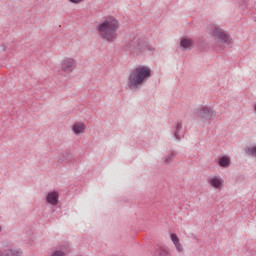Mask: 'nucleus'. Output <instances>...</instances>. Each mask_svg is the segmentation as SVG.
Segmentation results:
<instances>
[{
    "instance_id": "nucleus-1",
    "label": "nucleus",
    "mask_w": 256,
    "mask_h": 256,
    "mask_svg": "<svg viewBox=\"0 0 256 256\" xmlns=\"http://www.w3.org/2000/svg\"><path fill=\"white\" fill-rule=\"evenodd\" d=\"M119 20L113 16H108L98 26V32L104 41L113 43L117 39V31H119Z\"/></svg>"
},
{
    "instance_id": "nucleus-2",
    "label": "nucleus",
    "mask_w": 256,
    "mask_h": 256,
    "mask_svg": "<svg viewBox=\"0 0 256 256\" xmlns=\"http://www.w3.org/2000/svg\"><path fill=\"white\" fill-rule=\"evenodd\" d=\"M151 77V68L147 66H138L130 72L128 77V87L130 89H137L141 87L147 79Z\"/></svg>"
},
{
    "instance_id": "nucleus-3",
    "label": "nucleus",
    "mask_w": 256,
    "mask_h": 256,
    "mask_svg": "<svg viewBox=\"0 0 256 256\" xmlns=\"http://www.w3.org/2000/svg\"><path fill=\"white\" fill-rule=\"evenodd\" d=\"M195 115L200 121H202V123H209L215 119L217 112H215L214 109L209 106H200L198 109H196Z\"/></svg>"
},
{
    "instance_id": "nucleus-4",
    "label": "nucleus",
    "mask_w": 256,
    "mask_h": 256,
    "mask_svg": "<svg viewBox=\"0 0 256 256\" xmlns=\"http://www.w3.org/2000/svg\"><path fill=\"white\" fill-rule=\"evenodd\" d=\"M212 35L218 47H223L231 43V37H229V35H227L225 31H223V29L221 28H213Z\"/></svg>"
},
{
    "instance_id": "nucleus-5",
    "label": "nucleus",
    "mask_w": 256,
    "mask_h": 256,
    "mask_svg": "<svg viewBox=\"0 0 256 256\" xmlns=\"http://www.w3.org/2000/svg\"><path fill=\"white\" fill-rule=\"evenodd\" d=\"M77 67V60L73 57H63L59 63V69L62 73H73Z\"/></svg>"
},
{
    "instance_id": "nucleus-6",
    "label": "nucleus",
    "mask_w": 256,
    "mask_h": 256,
    "mask_svg": "<svg viewBox=\"0 0 256 256\" xmlns=\"http://www.w3.org/2000/svg\"><path fill=\"white\" fill-rule=\"evenodd\" d=\"M130 51H145L147 49V42L145 40L136 37L130 41Z\"/></svg>"
},
{
    "instance_id": "nucleus-7",
    "label": "nucleus",
    "mask_w": 256,
    "mask_h": 256,
    "mask_svg": "<svg viewBox=\"0 0 256 256\" xmlns=\"http://www.w3.org/2000/svg\"><path fill=\"white\" fill-rule=\"evenodd\" d=\"M170 239H171L176 251H178V253H183L184 248H183V244L181 243V240L179 239V236H177V234H175V233H171Z\"/></svg>"
},
{
    "instance_id": "nucleus-8",
    "label": "nucleus",
    "mask_w": 256,
    "mask_h": 256,
    "mask_svg": "<svg viewBox=\"0 0 256 256\" xmlns=\"http://www.w3.org/2000/svg\"><path fill=\"white\" fill-rule=\"evenodd\" d=\"M85 129H87V127L83 122H76L72 126V131L75 133V135H81V133H85Z\"/></svg>"
},
{
    "instance_id": "nucleus-9",
    "label": "nucleus",
    "mask_w": 256,
    "mask_h": 256,
    "mask_svg": "<svg viewBox=\"0 0 256 256\" xmlns=\"http://www.w3.org/2000/svg\"><path fill=\"white\" fill-rule=\"evenodd\" d=\"M46 199L50 205H57V203H59V193L50 192V193H48Z\"/></svg>"
},
{
    "instance_id": "nucleus-10",
    "label": "nucleus",
    "mask_w": 256,
    "mask_h": 256,
    "mask_svg": "<svg viewBox=\"0 0 256 256\" xmlns=\"http://www.w3.org/2000/svg\"><path fill=\"white\" fill-rule=\"evenodd\" d=\"M210 185L214 187V189H222L223 188V180L218 177H213L209 181Z\"/></svg>"
},
{
    "instance_id": "nucleus-11",
    "label": "nucleus",
    "mask_w": 256,
    "mask_h": 256,
    "mask_svg": "<svg viewBox=\"0 0 256 256\" xmlns=\"http://www.w3.org/2000/svg\"><path fill=\"white\" fill-rule=\"evenodd\" d=\"M180 45L183 49H193V40L190 38H183Z\"/></svg>"
},
{
    "instance_id": "nucleus-12",
    "label": "nucleus",
    "mask_w": 256,
    "mask_h": 256,
    "mask_svg": "<svg viewBox=\"0 0 256 256\" xmlns=\"http://www.w3.org/2000/svg\"><path fill=\"white\" fill-rule=\"evenodd\" d=\"M4 256H23V252L19 249H8L4 252Z\"/></svg>"
},
{
    "instance_id": "nucleus-13",
    "label": "nucleus",
    "mask_w": 256,
    "mask_h": 256,
    "mask_svg": "<svg viewBox=\"0 0 256 256\" xmlns=\"http://www.w3.org/2000/svg\"><path fill=\"white\" fill-rule=\"evenodd\" d=\"M219 165L220 167H229V165H231V160L229 159V157L224 156L220 158Z\"/></svg>"
},
{
    "instance_id": "nucleus-14",
    "label": "nucleus",
    "mask_w": 256,
    "mask_h": 256,
    "mask_svg": "<svg viewBox=\"0 0 256 256\" xmlns=\"http://www.w3.org/2000/svg\"><path fill=\"white\" fill-rule=\"evenodd\" d=\"M247 155L254 157L256 159V145L250 146L247 150Z\"/></svg>"
},
{
    "instance_id": "nucleus-15",
    "label": "nucleus",
    "mask_w": 256,
    "mask_h": 256,
    "mask_svg": "<svg viewBox=\"0 0 256 256\" xmlns=\"http://www.w3.org/2000/svg\"><path fill=\"white\" fill-rule=\"evenodd\" d=\"M182 127L183 126L181 125V123L176 124V131L174 132L176 139H181V137L179 136V131H181Z\"/></svg>"
},
{
    "instance_id": "nucleus-16",
    "label": "nucleus",
    "mask_w": 256,
    "mask_h": 256,
    "mask_svg": "<svg viewBox=\"0 0 256 256\" xmlns=\"http://www.w3.org/2000/svg\"><path fill=\"white\" fill-rule=\"evenodd\" d=\"M52 256H65V253L61 252V251H56L52 254Z\"/></svg>"
},
{
    "instance_id": "nucleus-17",
    "label": "nucleus",
    "mask_w": 256,
    "mask_h": 256,
    "mask_svg": "<svg viewBox=\"0 0 256 256\" xmlns=\"http://www.w3.org/2000/svg\"><path fill=\"white\" fill-rule=\"evenodd\" d=\"M173 159V154L170 155L168 158L165 159L166 163H169V161H171Z\"/></svg>"
},
{
    "instance_id": "nucleus-18",
    "label": "nucleus",
    "mask_w": 256,
    "mask_h": 256,
    "mask_svg": "<svg viewBox=\"0 0 256 256\" xmlns=\"http://www.w3.org/2000/svg\"><path fill=\"white\" fill-rule=\"evenodd\" d=\"M71 1V3H81L83 0H70Z\"/></svg>"
},
{
    "instance_id": "nucleus-19",
    "label": "nucleus",
    "mask_w": 256,
    "mask_h": 256,
    "mask_svg": "<svg viewBox=\"0 0 256 256\" xmlns=\"http://www.w3.org/2000/svg\"><path fill=\"white\" fill-rule=\"evenodd\" d=\"M0 256H5V253H3V251L0 250Z\"/></svg>"
}]
</instances>
